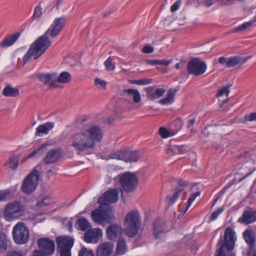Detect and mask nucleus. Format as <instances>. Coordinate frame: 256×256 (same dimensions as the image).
Returning <instances> with one entry per match:
<instances>
[{"mask_svg":"<svg viewBox=\"0 0 256 256\" xmlns=\"http://www.w3.org/2000/svg\"><path fill=\"white\" fill-rule=\"evenodd\" d=\"M102 136L101 128L98 126H92L72 136L69 142L71 146L79 152L90 154L95 143L100 142Z\"/></svg>","mask_w":256,"mask_h":256,"instance_id":"1","label":"nucleus"},{"mask_svg":"<svg viewBox=\"0 0 256 256\" xmlns=\"http://www.w3.org/2000/svg\"><path fill=\"white\" fill-rule=\"evenodd\" d=\"M48 36V35L44 33L31 44L28 50L23 57V65L32 56H34V60H37L47 50L51 45V42Z\"/></svg>","mask_w":256,"mask_h":256,"instance_id":"2","label":"nucleus"},{"mask_svg":"<svg viewBox=\"0 0 256 256\" xmlns=\"http://www.w3.org/2000/svg\"><path fill=\"white\" fill-rule=\"evenodd\" d=\"M234 232L230 227L226 228L224 232V242L221 237L217 246L220 247L215 252V256H234L232 252L234 246Z\"/></svg>","mask_w":256,"mask_h":256,"instance_id":"3","label":"nucleus"},{"mask_svg":"<svg viewBox=\"0 0 256 256\" xmlns=\"http://www.w3.org/2000/svg\"><path fill=\"white\" fill-rule=\"evenodd\" d=\"M142 222L140 214L138 210H132L125 218L124 231L128 237L136 236L141 228Z\"/></svg>","mask_w":256,"mask_h":256,"instance_id":"4","label":"nucleus"},{"mask_svg":"<svg viewBox=\"0 0 256 256\" xmlns=\"http://www.w3.org/2000/svg\"><path fill=\"white\" fill-rule=\"evenodd\" d=\"M92 218L95 223L98 224L104 222L111 223L114 220V216L109 206L100 204L98 208L92 212Z\"/></svg>","mask_w":256,"mask_h":256,"instance_id":"5","label":"nucleus"},{"mask_svg":"<svg viewBox=\"0 0 256 256\" xmlns=\"http://www.w3.org/2000/svg\"><path fill=\"white\" fill-rule=\"evenodd\" d=\"M39 172L34 168L24 180L22 188L24 192L27 194L32 193L38 184Z\"/></svg>","mask_w":256,"mask_h":256,"instance_id":"6","label":"nucleus"},{"mask_svg":"<svg viewBox=\"0 0 256 256\" xmlns=\"http://www.w3.org/2000/svg\"><path fill=\"white\" fill-rule=\"evenodd\" d=\"M22 213V208L18 202L8 203L4 210V216L7 221H12L18 218Z\"/></svg>","mask_w":256,"mask_h":256,"instance_id":"7","label":"nucleus"},{"mask_svg":"<svg viewBox=\"0 0 256 256\" xmlns=\"http://www.w3.org/2000/svg\"><path fill=\"white\" fill-rule=\"evenodd\" d=\"M120 182L124 190L130 192L134 191L137 186L138 178L134 173L126 172L121 176Z\"/></svg>","mask_w":256,"mask_h":256,"instance_id":"8","label":"nucleus"},{"mask_svg":"<svg viewBox=\"0 0 256 256\" xmlns=\"http://www.w3.org/2000/svg\"><path fill=\"white\" fill-rule=\"evenodd\" d=\"M12 234L14 241L18 244H24L28 240V230L23 222L16 224L13 228Z\"/></svg>","mask_w":256,"mask_h":256,"instance_id":"9","label":"nucleus"},{"mask_svg":"<svg viewBox=\"0 0 256 256\" xmlns=\"http://www.w3.org/2000/svg\"><path fill=\"white\" fill-rule=\"evenodd\" d=\"M206 68V63L198 58H192L188 64V72L190 74L197 76L202 75L205 72Z\"/></svg>","mask_w":256,"mask_h":256,"instance_id":"10","label":"nucleus"},{"mask_svg":"<svg viewBox=\"0 0 256 256\" xmlns=\"http://www.w3.org/2000/svg\"><path fill=\"white\" fill-rule=\"evenodd\" d=\"M58 250L60 256H70V250L74 244V240L69 236H60L56 238Z\"/></svg>","mask_w":256,"mask_h":256,"instance_id":"11","label":"nucleus"},{"mask_svg":"<svg viewBox=\"0 0 256 256\" xmlns=\"http://www.w3.org/2000/svg\"><path fill=\"white\" fill-rule=\"evenodd\" d=\"M118 188L110 189L102 194L98 198V202L101 205L108 206L109 204L114 203L118 200Z\"/></svg>","mask_w":256,"mask_h":256,"instance_id":"12","label":"nucleus"},{"mask_svg":"<svg viewBox=\"0 0 256 256\" xmlns=\"http://www.w3.org/2000/svg\"><path fill=\"white\" fill-rule=\"evenodd\" d=\"M64 23V17L62 16L56 18L45 33L50 38H54L56 37L62 30Z\"/></svg>","mask_w":256,"mask_h":256,"instance_id":"13","label":"nucleus"},{"mask_svg":"<svg viewBox=\"0 0 256 256\" xmlns=\"http://www.w3.org/2000/svg\"><path fill=\"white\" fill-rule=\"evenodd\" d=\"M38 244L42 254L46 256L52 254L54 251L55 244L54 241L48 238H42L38 240Z\"/></svg>","mask_w":256,"mask_h":256,"instance_id":"14","label":"nucleus"},{"mask_svg":"<svg viewBox=\"0 0 256 256\" xmlns=\"http://www.w3.org/2000/svg\"><path fill=\"white\" fill-rule=\"evenodd\" d=\"M243 236L246 242L248 244L249 248L247 250L246 256H256L255 246V240L252 230L246 229L243 232Z\"/></svg>","mask_w":256,"mask_h":256,"instance_id":"15","label":"nucleus"},{"mask_svg":"<svg viewBox=\"0 0 256 256\" xmlns=\"http://www.w3.org/2000/svg\"><path fill=\"white\" fill-rule=\"evenodd\" d=\"M102 236L100 228H92L88 230L84 235V240L88 243L96 244Z\"/></svg>","mask_w":256,"mask_h":256,"instance_id":"16","label":"nucleus"},{"mask_svg":"<svg viewBox=\"0 0 256 256\" xmlns=\"http://www.w3.org/2000/svg\"><path fill=\"white\" fill-rule=\"evenodd\" d=\"M114 246L109 242H104L98 246L96 256H110L113 252Z\"/></svg>","mask_w":256,"mask_h":256,"instance_id":"17","label":"nucleus"},{"mask_svg":"<svg viewBox=\"0 0 256 256\" xmlns=\"http://www.w3.org/2000/svg\"><path fill=\"white\" fill-rule=\"evenodd\" d=\"M36 76L44 84H48L50 88L56 87L55 73H38Z\"/></svg>","mask_w":256,"mask_h":256,"instance_id":"18","label":"nucleus"},{"mask_svg":"<svg viewBox=\"0 0 256 256\" xmlns=\"http://www.w3.org/2000/svg\"><path fill=\"white\" fill-rule=\"evenodd\" d=\"M61 156L62 152L60 148L50 150L44 158V162L45 164L56 162Z\"/></svg>","mask_w":256,"mask_h":256,"instance_id":"19","label":"nucleus"},{"mask_svg":"<svg viewBox=\"0 0 256 256\" xmlns=\"http://www.w3.org/2000/svg\"><path fill=\"white\" fill-rule=\"evenodd\" d=\"M252 171H249L246 166H242L235 174V176L232 182H228V186H232V184L240 182L248 176L252 174Z\"/></svg>","mask_w":256,"mask_h":256,"instance_id":"20","label":"nucleus"},{"mask_svg":"<svg viewBox=\"0 0 256 256\" xmlns=\"http://www.w3.org/2000/svg\"><path fill=\"white\" fill-rule=\"evenodd\" d=\"M166 226L164 223L161 220L158 218L155 220L154 223V234L156 238H160V235L167 232Z\"/></svg>","mask_w":256,"mask_h":256,"instance_id":"21","label":"nucleus"},{"mask_svg":"<svg viewBox=\"0 0 256 256\" xmlns=\"http://www.w3.org/2000/svg\"><path fill=\"white\" fill-rule=\"evenodd\" d=\"M122 228L118 224H112L106 229V235L110 240H115L122 232Z\"/></svg>","mask_w":256,"mask_h":256,"instance_id":"22","label":"nucleus"},{"mask_svg":"<svg viewBox=\"0 0 256 256\" xmlns=\"http://www.w3.org/2000/svg\"><path fill=\"white\" fill-rule=\"evenodd\" d=\"M54 126L53 122H47L40 125L36 128V136H42L44 134H47Z\"/></svg>","mask_w":256,"mask_h":256,"instance_id":"23","label":"nucleus"},{"mask_svg":"<svg viewBox=\"0 0 256 256\" xmlns=\"http://www.w3.org/2000/svg\"><path fill=\"white\" fill-rule=\"evenodd\" d=\"M256 221V214L252 212L245 210L238 222L244 224H249Z\"/></svg>","mask_w":256,"mask_h":256,"instance_id":"24","label":"nucleus"},{"mask_svg":"<svg viewBox=\"0 0 256 256\" xmlns=\"http://www.w3.org/2000/svg\"><path fill=\"white\" fill-rule=\"evenodd\" d=\"M123 92L128 98H132L133 102L138 104L141 100L140 94L137 90L128 88L124 90Z\"/></svg>","mask_w":256,"mask_h":256,"instance_id":"25","label":"nucleus"},{"mask_svg":"<svg viewBox=\"0 0 256 256\" xmlns=\"http://www.w3.org/2000/svg\"><path fill=\"white\" fill-rule=\"evenodd\" d=\"M178 91V89L176 88L170 89L166 97L160 100L159 103L163 105L172 104L174 101V96Z\"/></svg>","mask_w":256,"mask_h":256,"instance_id":"26","label":"nucleus"},{"mask_svg":"<svg viewBox=\"0 0 256 256\" xmlns=\"http://www.w3.org/2000/svg\"><path fill=\"white\" fill-rule=\"evenodd\" d=\"M248 58V57L243 58L239 56H231L228 58V68H232L238 64H242L246 62Z\"/></svg>","mask_w":256,"mask_h":256,"instance_id":"27","label":"nucleus"},{"mask_svg":"<svg viewBox=\"0 0 256 256\" xmlns=\"http://www.w3.org/2000/svg\"><path fill=\"white\" fill-rule=\"evenodd\" d=\"M19 36L18 33H15L9 36L0 43V46L7 48L12 46L17 40Z\"/></svg>","mask_w":256,"mask_h":256,"instance_id":"28","label":"nucleus"},{"mask_svg":"<svg viewBox=\"0 0 256 256\" xmlns=\"http://www.w3.org/2000/svg\"><path fill=\"white\" fill-rule=\"evenodd\" d=\"M75 227L78 230L85 231L91 227L90 223L84 217H81L78 219Z\"/></svg>","mask_w":256,"mask_h":256,"instance_id":"29","label":"nucleus"},{"mask_svg":"<svg viewBox=\"0 0 256 256\" xmlns=\"http://www.w3.org/2000/svg\"><path fill=\"white\" fill-rule=\"evenodd\" d=\"M20 159L18 156L12 155L6 162L4 165L8 166L12 170H16L18 168Z\"/></svg>","mask_w":256,"mask_h":256,"instance_id":"30","label":"nucleus"},{"mask_svg":"<svg viewBox=\"0 0 256 256\" xmlns=\"http://www.w3.org/2000/svg\"><path fill=\"white\" fill-rule=\"evenodd\" d=\"M126 162H136L138 161L140 157V154L138 151H131L129 150H126L125 152Z\"/></svg>","mask_w":256,"mask_h":256,"instance_id":"31","label":"nucleus"},{"mask_svg":"<svg viewBox=\"0 0 256 256\" xmlns=\"http://www.w3.org/2000/svg\"><path fill=\"white\" fill-rule=\"evenodd\" d=\"M2 94L8 97H16L20 94V92L16 88H12L10 86H7L3 90Z\"/></svg>","mask_w":256,"mask_h":256,"instance_id":"32","label":"nucleus"},{"mask_svg":"<svg viewBox=\"0 0 256 256\" xmlns=\"http://www.w3.org/2000/svg\"><path fill=\"white\" fill-rule=\"evenodd\" d=\"M71 80V76L66 72H61L58 77L56 76V86L58 82L66 84L70 82Z\"/></svg>","mask_w":256,"mask_h":256,"instance_id":"33","label":"nucleus"},{"mask_svg":"<svg viewBox=\"0 0 256 256\" xmlns=\"http://www.w3.org/2000/svg\"><path fill=\"white\" fill-rule=\"evenodd\" d=\"M128 250L127 246L126 241L123 238H120L117 243L116 252L118 255H122L125 254Z\"/></svg>","mask_w":256,"mask_h":256,"instance_id":"34","label":"nucleus"},{"mask_svg":"<svg viewBox=\"0 0 256 256\" xmlns=\"http://www.w3.org/2000/svg\"><path fill=\"white\" fill-rule=\"evenodd\" d=\"M256 22V19H252L248 22L243 23L242 24L234 28L232 30L233 32H238L243 31L248 28L250 27L255 22Z\"/></svg>","mask_w":256,"mask_h":256,"instance_id":"35","label":"nucleus"},{"mask_svg":"<svg viewBox=\"0 0 256 256\" xmlns=\"http://www.w3.org/2000/svg\"><path fill=\"white\" fill-rule=\"evenodd\" d=\"M200 192L198 190V191L196 192L193 193L190 196L189 198H188V202L186 204V205L183 209L184 214H185L188 211V210L189 208L190 207L191 204L194 200L196 198V197H198V196H200Z\"/></svg>","mask_w":256,"mask_h":256,"instance_id":"36","label":"nucleus"},{"mask_svg":"<svg viewBox=\"0 0 256 256\" xmlns=\"http://www.w3.org/2000/svg\"><path fill=\"white\" fill-rule=\"evenodd\" d=\"M9 244V240L6 236L3 234H0V252L6 250Z\"/></svg>","mask_w":256,"mask_h":256,"instance_id":"37","label":"nucleus"},{"mask_svg":"<svg viewBox=\"0 0 256 256\" xmlns=\"http://www.w3.org/2000/svg\"><path fill=\"white\" fill-rule=\"evenodd\" d=\"M125 152L126 150H122L113 152L110 154V157L111 158H115L117 160H122L125 162Z\"/></svg>","mask_w":256,"mask_h":256,"instance_id":"38","label":"nucleus"},{"mask_svg":"<svg viewBox=\"0 0 256 256\" xmlns=\"http://www.w3.org/2000/svg\"><path fill=\"white\" fill-rule=\"evenodd\" d=\"M182 190L183 189L182 188H177L176 192L172 196H166V200L168 201L170 205L172 204L176 200L179 196Z\"/></svg>","mask_w":256,"mask_h":256,"instance_id":"39","label":"nucleus"},{"mask_svg":"<svg viewBox=\"0 0 256 256\" xmlns=\"http://www.w3.org/2000/svg\"><path fill=\"white\" fill-rule=\"evenodd\" d=\"M11 198V192L9 190H0V202L6 201Z\"/></svg>","mask_w":256,"mask_h":256,"instance_id":"40","label":"nucleus"},{"mask_svg":"<svg viewBox=\"0 0 256 256\" xmlns=\"http://www.w3.org/2000/svg\"><path fill=\"white\" fill-rule=\"evenodd\" d=\"M106 68L108 71H113L115 69V64L113 62V58L109 57L104 62Z\"/></svg>","mask_w":256,"mask_h":256,"instance_id":"41","label":"nucleus"},{"mask_svg":"<svg viewBox=\"0 0 256 256\" xmlns=\"http://www.w3.org/2000/svg\"><path fill=\"white\" fill-rule=\"evenodd\" d=\"M50 202V196L48 195L42 199L38 200L37 202L36 205L39 207H42L46 206L48 205Z\"/></svg>","mask_w":256,"mask_h":256,"instance_id":"42","label":"nucleus"},{"mask_svg":"<svg viewBox=\"0 0 256 256\" xmlns=\"http://www.w3.org/2000/svg\"><path fill=\"white\" fill-rule=\"evenodd\" d=\"M146 92V98L151 100L156 99L154 96V86H149L145 89Z\"/></svg>","mask_w":256,"mask_h":256,"instance_id":"43","label":"nucleus"},{"mask_svg":"<svg viewBox=\"0 0 256 256\" xmlns=\"http://www.w3.org/2000/svg\"><path fill=\"white\" fill-rule=\"evenodd\" d=\"M78 256H94L92 250L82 247L78 252Z\"/></svg>","mask_w":256,"mask_h":256,"instance_id":"44","label":"nucleus"},{"mask_svg":"<svg viewBox=\"0 0 256 256\" xmlns=\"http://www.w3.org/2000/svg\"><path fill=\"white\" fill-rule=\"evenodd\" d=\"M244 122L256 121V112L246 114L244 116Z\"/></svg>","mask_w":256,"mask_h":256,"instance_id":"45","label":"nucleus"},{"mask_svg":"<svg viewBox=\"0 0 256 256\" xmlns=\"http://www.w3.org/2000/svg\"><path fill=\"white\" fill-rule=\"evenodd\" d=\"M229 88H230V86H226L224 87L223 88H222V89H220L216 94L217 97H220V96H222L224 94L226 96H228V94L230 92Z\"/></svg>","mask_w":256,"mask_h":256,"instance_id":"46","label":"nucleus"},{"mask_svg":"<svg viewBox=\"0 0 256 256\" xmlns=\"http://www.w3.org/2000/svg\"><path fill=\"white\" fill-rule=\"evenodd\" d=\"M6 256H26V253L22 250H10L8 252Z\"/></svg>","mask_w":256,"mask_h":256,"instance_id":"47","label":"nucleus"},{"mask_svg":"<svg viewBox=\"0 0 256 256\" xmlns=\"http://www.w3.org/2000/svg\"><path fill=\"white\" fill-rule=\"evenodd\" d=\"M42 15V8L40 6H36L34 10L32 17L34 18H39Z\"/></svg>","mask_w":256,"mask_h":256,"instance_id":"48","label":"nucleus"},{"mask_svg":"<svg viewBox=\"0 0 256 256\" xmlns=\"http://www.w3.org/2000/svg\"><path fill=\"white\" fill-rule=\"evenodd\" d=\"M224 208H220L216 211L214 212L210 216V220H214L218 218V216L224 211Z\"/></svg>","mask_w":256,"mask_h":256,"instance_id":"49","label":"nucleus"},{"mask_svg":"<svg viewBox=\"0 0 256 256\" xmlns=\"http://www.w3.org/2000/svg\"><path fill=\"white\" fill-rule=\"evenodd\" d=\"M165 92V89L163 88H156V87L154 86V96H156V98L162 96Z\"/></svg>","mask_w":256,"mask_h":256,"instance_id":"50","label":"nucleus"},{"mask_svg":"<svg viewBox=\"0 0 256 256\" xmlns=\"http://www.w3.org/2000/svg\"><path fill=\"white\" fill-rule=\"evenodd\" d=\"M159 132L160 136L162 138H166L170 136V133L169 131L164 128L161 127L159 129Z\"/></svg>","mask_w":256,"mask_h":256,"instance_id":"51","label":"nucleus"},{"mask_svg":"<svg viewBox=\"0 0 256 256\" xmlns=\"http://www.w3.org/2000/svg\"><path fill=\"white\" fill-rule=\"evenodd\" d=\"M95 84L98 88H105L106 86V82L104 80H102L100 78H96L94 80Z\"/></svg>","mask_w":256,"mask_h":256,"instance_id":"52","label":"nucleus"},{"mask_svg":"<svg viewBox=\"0 0 256 256\" xmlns=\"http://www.w3.org/2000/svg\"><path fill=\"white\" fill-rule=\"evenodd\" d=\"M182 4V0H176L172 6L170 8V10L172 12H174L176 11L180 8V6Z\"/></svg>","mask_w":256,"mask_h":256,"instance_id":"53","label":"nucleus"},{"mask_svg":"<svg viewBox=\"0 0 256 256\" xmlns=\"http://www.w3.org/2000/svg\"><path fill=\"white\" fill-rule=\"evenodd\" d=\"M166 153L170 156L176 154V148L175 146H170L168 148L166 149Z\"/></svg>","mask_w":256,"mask_h":256,"instance_id":"54","label":"nucleus"},{"mask_svg":"<svg viewBox=\"0 0 256 256\" xmlns=\"http://www.w3.org/2000/svg\"><path fill=\"white\" fill-rule=\"evenodd\" d=\"M152 80L149 78H143L139 80V85H146L152 83Z\"/></svg>","mask_w":256,"mask_h":256,"instance_id":"55","label":"nucleus"},{"mask_svg":"<svg viewBox=\"0 0 256 256\" xmlns=\"http://www.w3.org/2000/svg\"><path fill=\"white\" fill-rule=\"evenodd\" d=\"M154 50V48L150 46H145L142 48V52L146 54H151Z\"/></svg>","mask_w":256,"mask_h":256,"instance_id":"56","label":"nucleus"},{"mask_svg":"<svg viewBox=\"0 0 256 256\" xmlns=\"http://www.w3.org/2000/svg\"><path fill=\"white\" fill-rule=\"evenodd\" d=\"M176 150V154L184 153L186 150L184 146H175Z\"/></svg>","mask_w":256,"mask_h":256,"instance_id":"57","label":"nucleus"},{"mask_svg":"<svg viewBox=\"0 0 256 256\" xmlns=\"http://www.w3.org/2000/svg\"><path fill=\"white\" fill-rule=\"evenodd\" d=\"M42 148V146H40L37 150H34L28 156H27L24 160L34 157L39 151L41 150Z\"/></svg>","mask_w":256,"mask_h":256,"instance_id":"58","label":"nucleus"},{"mask_svg":"<svg viewBox=\"0 0 256 256\" xmlns=\"http://www.w3.org/2000/svg\"><path fill=\"white\" fill-rule=\"evenodd\" d=\"M228 58H226L224 56H222L218 58V62L220 64H222V65H225L228 68Z\"/></svg>","mask_w":256,"mask_h":256,"instance_id":"59","label":"nucleus"},{"mask_svg":"<svg viewBox=\"0 0 256 256\" xmlns=\"http://www.w3.org/2000/svg\"><path fill=\"white\" fill-rule=\"evenodd\" d=\"M172 62V60H158V64L164 65V66H168Z\"/></svg>","mask_w":256,"mask_h":256,"instance_id":"60","label":"nucleus"},{"mask_svg":"<svg viewBox=\"0 0 256 256\" xmlns=\"http://www.w3.org/2000/svg\"><path fill=\"white\" fill-rule=\"evenodd\" d=\"M195 122L194 118L189 120L186 126L188 128H190V132H192L194 130L191 127L194 124Z\"/></svg>","mask_w":256,"mask_h":256,"instance_id":"61","label":"nucleus"},{"mask_svg":"<svg viewBox=\"0 0 256 256\" xmlns=\"http://www.w3.org/2000/svg\"><path fill=\"white\" fill-rule=\"evenodd\" d=\"M32 256H48L45 254H42V252L38 250H35L33 252Z\"/></svg>","mask_w":256,"mask_h":256,"instance_id":"62","label":"nucleus"},{"mask_svg":"<svg viewBox=\"0 0 256 256\" xmlns=\"http://www.w3.org/2000/svg\"><path fill=\"white\" fill-rule=\"evenodd\" d=\"M178 183L180 186H186L188 185V182L182 180H179Z\"/></svg>","mask_w":256,"mask_h":256,"instance_id":"63","label":"nucleus"},{"mask_svg":"<svg viewBox=\"0 0 256 256\" xmlns=\"http://www.w3.org/2000/svg\"><path fill=\"white\" fill-rule=\"evenodd\" d=\"M148 63L150 65H156L158 64V60H148Z\"/></svg>","mask_w":256,"mask_h":256,"instance_id":"64","label":"nucleus"}]
</instances>
